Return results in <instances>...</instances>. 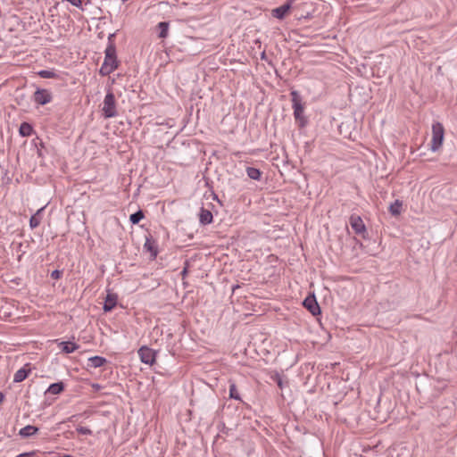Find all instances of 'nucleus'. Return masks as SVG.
Returning a JSON list of instances; mask_svg holds the SVG:
<instances>
[{
    "instance_id": "obj_21",
    "label": "nucleus",
    "mask_w": 457,
    "mask_h": 457,
    "mask_svg": "<svg viewBox=\"0 0 457 457\" xmlns=\"http://www.w3.org/2000/svg\"><path fill=\"white\" fill-rule=\"evenodd\" d=\"M247 176L253 180H260L262 177V172L259 169L254 167H247L246 169Z\"/></svg>"
},
{
    "instance_id": "obj_25",
    "label": "nucleus",
    "mask_w": 457,
    "mask_h": 457,
    "mask_svg": "<svg viewBox=\"0 0 457 457\" xmlns=\"http://www.w3.org/2000/svg\"><path fill=\"white\" fill-rule=\"evenodd\" d=\"M40 224V218L37 214L32 215L29 219V226L31 228H37Z\"/></svg>"
},
{
    "instance_id": "obj_6",
    "label": "nucleus",
    "mask_w": 457,
    "mask_h": 457,
    "mask_svg": "<svg viewBox=\"0 0 457 457\" xmlns=\"http://www.w3.org/2000/svg\"><path fill=\"white\" fill-rule=\"evenodd\" d=\"M52 94L47 89L37 87L33 94V101L39 105L47 104L52 101Z\"/></svg>"
},
{
    "instance_id": "obj_29",
    "label": "nucleus",
    "mask_w": 457,
    "mask_h": 457,
    "mask_svg": "<svg viewBox=\"0 0 457 457\" xmlns=\"http://www.w3.org/2000/svg\"><path fill=\"white\" fill-rule=\"evenodd\" d=\"M115 37V34H110L108 37V44L113 43V37Z\"/></svg>"
},
{
    "instance_id": "obj_22",
    "label": "nucleus",
    "mask_w": 457,
    "mask_h": 457,
    "mask_svg": "<svg viewBox=\"0 0 457 457\" xmlns=\"http://www.w3.org/2000/svg\"><path fill=\"white\" fill-rule=\"evenodd\" d=\"M145 218V213L142 210H138L129 216V221L132 224H137L141 220Z\"/></svg>"
},
{
    "instance_id": "obj_33",
    "label": "nucleus",
    "mask_w": 457,
    "mask_h": 457,
    "mask_svg": "<svg viewBox=\"0 0 457 457\" xmlns=\"http://www.w3.org/2000/svg\"><path fill=\"white\" fill-rule=\"evenodd\" d=\"M213 199H216L219 201L217 195H215V194L213 195Z\"/></svg>"
},
{
    "instance_id": "obj_3",
    "label": "nucleus",
    "mask_w": 457,
    "mask_h": 457,
    "mask_svg": "<svg viewBox=\"0 0 457 457\" xmlns=\"http://www.w3.org/2000/svg\"><path fill=\"white\" fill-rule=\"evenodd\" d=\"M102 115L104 119L113 118L118 115L115 96L111 90H108L105 95L103 103Z\"/></svg>"
},
{
    "instance_id": "obj_19",
    "label": "nucleus",
    "mask_w": 457,
    "mask_h": 457,
    "mask_svg": "<svg viewBox=\"0 0 457 457\" xmlns=\"http://www.w3.org/2000/svg\"><path fill=\"white\" fill-rule=\"evenodd\" d=\"M169 22L167 21H161L158 23L157 28L159 29V35L158 37L160 38H165L168 37L169 32Z\"/></svg>"
},
{
    "instance_id": "obj_31",
    "label": "nucleus",
    "mask_w": 457,
    "mask_h": 457,
    "mask_svg": "<svg viewBox=\"0 0 457 457\" xmlns=\"http://www.w3.org/2000/svg\"><path fill=\"white\" fill-rule=\"evenodd\" d=\"M266 58H267V56H266L265 52H262V53L261 54V59H262V60H266Z\"/></svg>"
},
{
    "instance_id": "obj_23",
    "label": "nucleus",
    "mask_w": 457,
    "mask_h": 457,
    "mask_svg": "<svg viewBox=\"0 0 457 457\" xmlns=\"http://www.w3.org/2000/svg\"><path fill=\"white\" fill-rule=\"evenodd\" d=\"M37 75L42 79H54L58 77L54 71L50 70H41L37 72Z\"/></svg>"
},
{
    "instance_id": "obj_30",
    "label": "nucleus",
    "mask_w": 457,
    "mask_h": 457,
    "mask_svg": "<svg viewBox=\"0 0 457 457\" xmlns=\"http://www.w3.org/2000/svg\"><path fill=\"white\" fill-rule=\"evenodd\" d=\"M187 274V267H185V268L183 269V270L181 271V276H182L183 278H185V276H186Z\"/></svg>"
},
{
    "instance_id": "obj_5",
    "label": "nucleus",
    "mask_w": 457,
    "mask_h": 457,
    "mask_svg": "<svg viewBox=\"0 0 457 457\" xmlns=\"http://www.w3.org/2000/svg\"><path fill=\"white\" fill-rule=\"evenodd\" d=\"M141 361L145 364L153 365L155 362L157 352L146 345L141 346L137 351Z\"/></svg>"
},
{
    "instance_id": "obj_24",
    "label": "nucleus",
    "mask_w": 457,
    "mask_h": 457,
    "mask_svg": "<svg viewBox=\"0 0 457 457\" xmlns=\"http://www.w3.org/2000/svg\"><path fill=\"white\" fill-rule=\"evenodd\" d=\"M229 397L234 400L241 401V396L237 391V386L234 383L229 385Z\"/></svg>"
},
{
    "instance_id": "obj_10",
    "label": "nucleus",
    "mask_w": 457,
    "mask_h": 457,
    "mask_svg": "<svg viewBox=\"0 0 457 457\" xmlns=\"http://www.w3.org/2000/svg\"><path fill=\"white\" fill-rule=\"evenodd\" d=\"M117 304V295L116 294H112V293H108L106 297H105V301H104V311L105 312H112L114 307L116 306Z\"/></svg>"
},
{
    "instance_id": "obj_2",
    "label": "nucleus",
    "mask_w": 457,
    "mask_h": 457,
    "mask_svg": "<svg viewBox=\"0 0 457 457\" xmlns=\"http://www.w3.org/2000/svg\"><path fill=\"white\" fill-rule=\"evenodd\" d=\"M290 96L292 97V107L294 109V118L295 122L300 129L305 128L308 124V119L303 114L304 105L302 103L301 96L299 93L295 90L290 93Z\"/></svg>"
},
{
    "instance_id": "obj_14",
    "label": "nucleus",
    "mask_w": 457,
    "mask_h": 457,
    "mask_svg": "<svg viewBox=\"0 0 457 457\" xmlns=\"http://www.w3.org/2000/svg\"><path fill=\"white\" fill-rule=\"evenodd\" d=\"M58 347L62 350V352L65 353H71L79 349V345L70 341H62L58 344Z\"/></svg>"
},
{
    "instance_id": "obj_7",
    "label": "nucleus",
    "mask_w": 457,
    "mask_h": 457,
    "mask_svg": "<svg viewBox=\"0 0 457 457\" xmlns=\"http://www.w3.org/2000/svg\"><path fill=\"white\" fill-rule=\"evenodd\" d=\"M303 305L306 308L313 316L320 314V307L316 300L314 295H308L303 302Z\"/></svg>"
},
{
    "instance_id": "obj_18",
    "label": "nucleus",
    "mask_w": 457,
    "mask_h": 457,
    "mask_svg": "<svg viewBox=\"0 0 457 457\" xmlns=\"http://www.w3.org/2000/svg\"><path fill=\"white\" fill-rule=\"evenodd\" d=\"M33 132L32 126L28 122H22L19 129V133L21 137H29Z\"/></svg>"
},
{
    "instance_id": "obj_27",
    "label": "nucleus",
    "mask_w": 457,
    "mask_h": 457,
    "mask_svg": "<svg viewBox=\"0 0 457 457\" xmlns=\"http://www.w3.org/2000/svg\"><path fill=\"white\" fill-rule=\"evenodd\" d=\"M77 432L81 434V435H92V430L88 428H86V427H78L76 428Z\"/></svg>"
},
{
    "instance_id": "obj_32",
    "label": "nucleus",
    "mask_w": 457,
    "mask_h": 457,
    "mask_svg": "<svg viewBox=\"0 0 457 457\" xmlns=\"http://www.w3.org/2000/svg\"><path fill=\"white\" fill-rule=\"evenodd\" d=\"M4 395L0 392V403L4 401Z\"/></svg>"
},
{
    "instance_id": "obj_28",
    "label": "nucleus",
    "mask_w": 457,
    "mask_h": 457,
    "mask_svg": "<svg viewBox=\"0 0 457 457\" xmlns=\"http://www.w3.org/2000/svg\"><path fill=\"white\" fill-rule=\"evenodd\" d=\"M63 271L60 270H54L51 273V278L53 279H59L62 278Z\"/></svg>"
},
{
    "instance_id": "obj_1",
    "label": "nucleus",
    "mask_w": 457,
    "mask_h": 457,
    "mask_svg": "<svg viewBox=\"0 0 457 457\" xmlns=\"http://www.w3.org/2000/svg\"><path fill=\"white\" fill-rule=\"evenodd\" d=\"M104 61L100 68V74L108 76L118 68L116 46L114 43L108 44L105 51Z\"/></svg>"
},
{
    "instance_id": "obj_13",
    "label": "nucleus",
    "mask_w": 457,
    "mask_h": 457,
    "mask_svg": "<svg viewBox=\"0 0 457 457\" xmlns=\"http://www.w3.org/2000/svg\"><path fill=\"white\" fill-rule=\"evenodd\" d=\"M29 367V364H26L24 367H22L21 369L18 370L14 376H13V381L15 383H20V382H22L23 380H25L29 374L30 373V369L28 368Z\"/></svg>"
},
{
    "instance_id": "obj_12",
    "label": "nucleus",
    "mask_w": 457,
    "mask_h": 457,
    "mask_svg": "<svg viewBox=\"0 0 457 457\" xmlns=\"http://www.w3.org/2000/svg\"><path fill=\"white\" fill-rule=\"evenodd\" d=\"M213 216L211 211L202 207L199 212V221L202 225H209L212 222Z\"/></svg>"
},
{
    "instance_id": "obj_11",
    "label": "nucleus",
    "mask_w": 457,
    "mask_h": 457,
    "mask_svg": "<svg viewBox=\"0 0 457 457\" xmlns=\"http://www.w3.org/2000/svg\"><path fill=\"white\" fill-rule=\"evenodd\" d=\"M144 248L151 253L152 259H155L158 254V248L154 240L152 237H148L144 244Z\"/></svg>"
},
{
    "instance_id": "obj_15",
    "label": "nucleus",
    "mask_w": 457,
    "mask_h": 457,
    "mask_svg": "<svg viewBox=\"0 0 457 457\" xmlns=\"http://www.w3.org/2000/svg\"><path fill=\"white\" fill-rule=\"evenodd\" d=\"M37 431H38V428L37 427L28 425V426L22 428L19 431V435L21 437L27 438V437H29V436L35 435Z\"/></svg>"
},
{
    "instance_id": "obj_16",
    "label": "nucleus",
    "mask_w": 457,
    "mask_h": 457,
    "mask_svg": "<svg viewBox=\"0 0 457 457\" xmlns=\"http://www.w3.org/2000/svg\"><path fill=\"white\" fill-rule=\"evenodd\" d=\"M107 362V360L102 356H93L88 359V366L92 368H100Z\"/></svg>"
},
{
    "instance_id": "obj_4",
    "label": "nucleus",
    "mask_w": 457,
    "mask_h": 457,
    "mask_svg": "<svg viewBox=\"0 0 457 457\" xmlns=\"http://www.w3.org/2000/svg\"><path fill=\"white\" fill-rule=\"evenodd\" d=\"M445 137V129L442 123L436 121L432 125V139L430 149L433 152L437 151L443 145Z\"/></svg>"
},
{
    "instance_id": "obj_20",
    "label": "nucleus",
    "mask_w": 457,
    "mask_h": 457,
    "mask_svg": "<svg viewBox=\"0 0 457 457\" xmlns=\"http://www.w3.org/2000/svg\"><path fill=\"white\" fill-rule=\"evenodd\" d=\"M402 206H403V203L397 199L390 204L389 212L393 216H397L401 213Z\"/></svg>"
},
{
    "instance_id": "obj_8",
    "label": "nucleus",
    "mask_w": 457,
    "mask_h": 457,
    "mask_svg": "<svg viewBox=\"0 0 457 457\" xmlns=\"http://www.w3.org/2000/svg\"><path fill=\"white\" fill-rule=\"evenodd\" d=\"M350 224L352 228L358 235L363 234L366 231L365 225L360 216L352 215L350 217Z\"/></svg>"
},
{
    "instance_id": "obj_26",
    "label": "nucleus",
    "mask_w": 457,
    "mask_h": 457,
    "mask_svg": "<svg viewBox=\"0 0 457 457\" xmlns=\"http://www.w3.org/2000/svg\"><path fill=\"white\" fill-rule=\"evenodd\" d=\"M272 379L273 381H275L278 385V386L282 389L284 387V381L282 379V378L280 377L279 374H275L273 377H272Z\"/></svg>"
},
{
    "instance_id": "obj_9",
    "label": "nucleus",
    "mask_w": 457,
    "mask_h": 457,
    "mask_svg": "<svg viewBox=\"0 0 457 457\" xmlns=\"http://www.w3.org/2000/svg\"><path fill=\"white\" fill-rule=\"evenodd\" d=\"M292 1L293 0H290L286 4H282L281 6L273 9L272 15L278 20H283L287 15L291 9Z\"/></svg>"
},
{
    "instance_id": "obj_17",
    "label": "nucleus",
    "mask_w": 457,
    "mask_h": 457,
    "mask_svg": "<svg viewBox=\"0 0 457 457\" xmlns=\"http://www.w3.org/2000/svg\"><path fill=\"white\" fill-rule=\"evenodd\" d=\"M64 387H65L64 383L62 381L53 383L48 386L46 393H49L52 395H59L64 390Z\"/></svg>"
}]
</instances>
